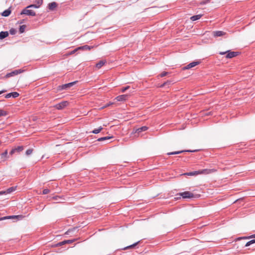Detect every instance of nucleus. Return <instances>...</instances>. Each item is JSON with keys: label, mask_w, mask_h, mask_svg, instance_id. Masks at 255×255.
I'll return each instance as SVG.
<instances>
[{"label": "nucleus", "mask_w": 255, "mask_h": 255, "mask_svg": "<svg viewBox=\"0 0 255 255\" xmlns=\"http://www.w3.org/2000/svg\"><path fill=\"white\" fill-rule=\"evenodd\" d=\"M10 13H11V10L9 8H8V9L5 10L4 11H3L1 13V15L3 16L6 17V16H9Z\"/></svg>", "instance_id": "nucleus-17"}, {"label": "nucleus", "mask_w": 255, "mask_h": 255, "mask_svg": "<svg viewBox=\"0 0 255 255\" xmlns=\"http://www.w3.org/2000/svg\"><path fill=\"white\" fill-rule=\"evenodd\" d=\"M8 36V31H1L0 32V39H3Z\"/></svg>", "instance_id": "nucleus-16"}, {"label": "nucleus", "mask_w": 255, "mask_h": 255, "mask_svg": "<svg viewBox=\"0 0 255 255\" xmlns=\"http://www.w3.org/2000/svg\"><path fill=\"white\" fill-rule=\"evenodd\" d=\"M211 170L206 169H203L201 170H199L197 171L187 173H186V174H187L188 175H197L198 174H209V173H211Z\"/></svg>", "instance_id": "nucleus-4"}, {"label": "nucleus", "mask_w": 255, "mask_h": 255, "mask_svg": "<svg viewBox=\"0 0 255 255\" xmlns=\"http://www.w3.org/2000/svg\"><path fill=\"white\" fill-rule=\"evenodd\" d=\"M128 98V95L126 94V95H120V96H117L116 98V99L118 101L124 102V101H126V100H127Z\"/></svg>", "instance_id": "nucleus-8"}, {"label": "nucleus", "mask_w": 255, "mask_h": 255, "mask_svg": "<svg viewBox=\"0 0 255 255\" xmlns=\"http://www.w3.org/2000/svg\"><path fill=\"white\" fill-rule=\"evenodd\" d=\"M195 151V150H194V151ZM184 152H193V151L190 150H181V151H174V152H168V153H167V154L168 155H174V154H180V153H181Z\"/></svg>", "instance_id": "nucleus-14"}, {"label": "nucleus", "mask_w": 255, "mask_h": 255, "mask_svg": "<svg viewBox=\"0 0 255 255\" xmlns=\"http://www.w3.org/2000/svg\"><path fill=\"white\" fill-rule=\"evenodd\" d=\"M73 242V241L72 240H66V241H63V242H60L58 245L59 246H62L65 244H69V243H71Z\"/></svg>", "instance_id": "nucleus-24"}, {"label": "nucleus", "mask_w": 255, "mask_h": 255, "mask_svg": "<svg viewBox=\"0 0 255 255\" xmlns=\"http://www.w3.org/2000/svg\"><path fill=\"white\" fill-rule=\"evenodd\" d=\"M35 2H37L38 5L36 4H30L28 6H27L26 8L23 9L21 13L20 14H25L27 15H30V16H35L36 15L35 12L31 9H27V8H39L40 5L43 3V0H36Z\"/></svg>", "instance_id": "nucleus-1"}, {"label": "nucleus", "mask_w": 255, "mask_h": 255, "mask_svg": "<svg viewBox=\"0 0 255 255\" xmlns=\"http://www.w3.org/2000/svg\"><path fill=\"white\" fill-rule=\"evenodd\" d=\"M200 63V61H194V62H192L189 63V64H188L187 65L183 67L182 68V69L184 70H187V69H191V68H192L193 67H194L196 65H199Z\"/></svg>", "instance_id": "nucleus-7"}, {"label": "nucleus", "mask_w": 255, "mask_h": 255, "mask_svg": "<svg viewBox=\"0 0 255 255\" xmlns=\"http://www.w3.org/2000/svg\"><path fill=\"white\" fill-rule=\"evenodd\" d=\"M106 63V60H100L98 62L96 65V68L97 69H99L101 68L105 63Z\"/></svg>", "instance_id": "nucleus-15"}, {"label": "nucleus", "mask_w": 255, "mask_h": 255, "mask_svg": "<svg viewBox=\"0 0 255 255\" xmlns=\"http://www.w3.org/2000/svg\"><path fill=\"white\" fill-rule=\"evenodd\" d=\"M1 158H3V161L7 158V150H6L4 152L1 154Z\"/></svg>", "instance_id": "nucleus-23"}, {"label": "nucleus", "mask_w": 255, "mask_h": 255, "mask_svg": "<svg viewBox=\"0 0 255 255\" xmlns=\"http://www.w3.org/2000/svg\"><path fill=\"white\" fill-rule=\"evenodd\" d=\"M139 242H136V243H134V244H132L131 245H130L129 246H128L127 247L124 248L123 249L124 250H127V249H130V248H133V247H135L136 245H137L138 244Z\"/></svg>", "instance_id": "nucleus-30"}, {"label": "nucleus", "mask_w": 255, "mask_h": 255, "mask_svg": "<svg viewBox=\"0 0 255 255\" xmlns=\"http://www.w3.org/2000/svg\"><path fill=\"white\" fill-rule=\"evenodd\" d=\"M79 50H80V49H78V48L75 49L74 50H73V51H72L71 52H70L69 53V55L73 54L75 53L77 51H78Z\"/></svg>", "instance_id": "nucleus-34"}, {"label": "nucleus", "mask_w": 255, "mask_h": 255, "mask_svg": "<svg viewBox=\"0 0 255 255\" xmlns=\"http://www.w3.org/2000/svg\"><path fill=\"white\" fill-rule=\"evenodd\" d=\"M33 152L32 149H28L26 151L25 154L26 155L28 156L32 154Z\"/></svg>", "instance_id": "nucleus-31"}, {"label": "nucleus", "mask_w": 255, "mask_h": 255, "mask_svg": "<svg viewBox=\"0 0 255 255\" xmlns=\"http://www.w3.org/2000/svg\"><path fill=\"white\" fill-rule=\"evenodd\" d=\"M129 88V86H126V87L125 88H123L121 89V92H126V90H127Z\"/></svg>", "instance_id": "nucleus-36"}, {"label": "nucleus", "mask_w": 255, "mask_h": 255, "mask_svg": "<svg viewBox=\"0 0 255 255\" xmlns=\"http://www.w3.org/2000/svg\"><path fill=\"white\" fill-rule=\"evenodd\" d=\"M177 195H179L180 196H181L183 198L186 199V198H192L194 197V194L189 192V191H185L184 192L180 193ZM177 199L180 198V197L176 198Z\"/></svg>", "instance_id": "nucleus-3"}, {"label": "nucleus", "mask_w": 255, "mask_h": 255, "mask_svg": "<svg viewBox=\"0 0 255 255\" xmlns=\"http://www.w3.org/2000/svg\"><path fill=\"white\" fill-rule=\"evenodd\" d=\"M254 243H255V239L251 240V241L247 242L246 245V247H248V246H250L251 245H252V244H253Z\"/></svg>", "instance_id": "nucleus-32"}, {"label": "nucleus", "mask_w": 255, "mask_h": 255, "mask_svg": "<svg viewBox=\"0 0 255 255\" xmlns=\"http://www.w3.org/2000/svg\"><path fill=\"white\" fill-rule=\"evenodd\" d=\"M148 128L147 127L144 126L141 128H138L136 129L135 132L139 133L143 131H145Z\"/></svg>", "instance_id": "nucleus-19"}, {"label": "nucleus", "mask_w": 255, "mask_h": 255, "mask_svg": "<svg viewBox=\"0 0 255 255\" xmlns=\"http://www.w3.org/2000/svg\"><path fill=\"white\" fill-rule=\"evenodd\" d=\"M220 55H224L225 54H227L226 55V58H232L235 57L239 55L240 53L239 52H234V51H231L230 50H228L225 52H220L219 53Z\"/></svg>", "instance_id": "nucleus-2"}, {"label": "nucleus", "mask_w": 255, "mask_h": 255, "mask_svg": "<svg viewBox=\"0 0 255 255\" xmlns=\"http://www.w3.org/2000/svg\"><path fill=\"white\" fill-rule=\"evenodd\" d=\"M226 34V32L222 31H215L213 32V35L214 37L223 36Z\"/></svg>", "instance_id": "nucleus-11"}, {"label": "nucleus", "mask_w": 255, "mask_h": 255, "mask_svg": "<svg viewBox=\"0 0 255 255\" xmlns=\"http://www.w3.org/2000/svg\"><path fill=\"white\" fill-rule=\"evenodd\" d=\"M202 16V15L201 14H198V15H193L192 16L190 19L192 20V21H195V20H197L199 19H200L201 16Z\"/></svg>", "instance_id": "nucleus-21"}, {"label": "nucleus", "mask_w": 255, "mask_h": 255, "mask_svg": "<svg viewBox=\"0 0 255 255\" xmlns=\"http://www.w3.org/2000/svg\"><path fill=\"white\" fill-rule=\"evenodd\" d=\"M6 91V90H3L2 91H0V95L2 94V93H4V92H5Z\"/></svg>", "instance_id": "nucleus-40"}, {"label": "nucleus", "mask_w": 255, "mask_h": 255, "mask_svg": "<svg viewBox=\"0 0 255 255\" xmlns=\"http://www.w3.org/2000/svg\"><path fill=\"white\" fill-rule=\"evenodd\" d=\"M9 33H10V34H11L12 35L15 34V29H14L13 28L10 29L9 30Z\"/></svg>", "instance_id": "nucleus-37"}, {"label": "nucleus", "mask_w": 255, "mask_h": 255, "mask_svg": "<svg viewBox=\"0 0 255 255\" xmlns=\"http://www.w3.org/2000/svg\"><path fill=\"white\" fill-rule=\"evenodd\" d=\"M49 192H50V191L48 189H45L42 191L43 194H47L49 193Z\"/></svg>", "instance_id": "nucleus-35"}, {"label": "nucleus", "mask_w": 255, "mask_h": 255, "mask_svg": "<svg viewBox=\"0 0 255 255\" xmlns=\"http://www.w3.org/2000/svg\"><path fill=\"white\" fill-rule=\"evenodd\" d=\"M102 129H103V128L100 127L98 128L95 129L94 130H93L92 131V132L95 134H97V133H99L102 130Z\"/></svg>", "instance_id": "nucleus-27"}, {"label": "nucleus", "mask_w": 255, "mask_h": 255, "mask_svg": "<svg viewBox=\"0 0 255 255\" xmlns=\"http://www.w3.org/2000/svg\"><path fill=\"white\" fill-rule=\"evenodd\" d=\"M167 84V82H164L163 84L160 85V86H158L159 87H163V86L165 85L166 84Z\"/></svg>", "instance_id": "nucleus-41"}, {"label": "nucleus", "mask_w": 255, "mask_h": 255, "mask_svg": "<svg viewBox=\"0 0 255 255\" xmlns=\"http://www.w3.org/2000/svg\"><path fill=\"white\" fill-rule=\"evenodd\" d=\"M111 138H112V137H111V136H105V137H101V138H98V141H104V140H106L108 139H110Z\"/></svg>", "instance_id": "nucleus-25"}, {"label": "nucleus", "mask_w": 255, "mask_h": 255, "mask_svg": "<svg viewBox=\"0 0 255 255\" xmlns=\"http://www.w3.org/2000/svg\"><path fill=\"white\" fill-rule=\"evenodd\" d=\"M170 74H171L170 73H168V72L164 71V72H162L160 74L158 75L157 76V77H158V78H159L160 77L162 78L165 76L169 75Z\"/></svg>", "instance_id": "nucleus-22"}, {"label": "nucleus", "mask_w": 255, "mask_h": 255, "mask_svg": "<svg viewBox=\"0 0 255 255\" xmlns=\"http://www.w3.org/2000/svg\"><path fill=\"white\" fill-rule=\"evenodd\" d=\"M6 194L5 191H0V195Z\"/></svg>", "instance_id": "nucleus-39"}, {"label": "nucleus", "mask_w": 255, "mask_h": 255, "mask_svg": "<svg viewBox=\"0 0 255 255\" xmlns=\"http://www.w3.org/2000/svg\"><path fill=\"white\" fill-rule=\"evenodd\" d=\"M94 46H89L87 45H85L82 46L78 47V49L82 50H90L91 49L93 48Z\"/></svg>", "instance_id": "nucleus-13"}, {"label": "nucleus", "mask_w": 255, "mask_h": 255, "mask_svg": "<svg viewBox=\"0 0 255 255\" xmlns=\"http://www.w3.org/2000/svg\"><path fill=\"white\" fill-rule=\"evenodd\" d=\"M58 6L57 3L56 2H52L49 3L48 5V7L50 10H54V9Z\"/></svg>", "instance_id": "nucleus-12"}, {"label": "nucleus", "mask_w": 255, "mask_h": 255, "mask_svg": "<svg viewBox=\"0 0 255 255\" xmlns=\"http://www.w3.org/2000/svg\"><path fill=\"white\" fill-rule=\"evenodd\" d=\"M15 152V150H14V148H13L10 152V154L11 155H12L13 154H14Z\"/></svg>", "instance_id": "nucleus-38"}, {"label": "nucleus", "mask_w": 255, "mask_h": 255, "mask_svg": "<svg viewBox=\"0 0 255 255\" xmlns=\"http://www.w3.org/2000/svg\"><path fill=\"white\" fill-rule=\"evenodd\" d=\"M23 71L24 70L21 69L15 70L5 75L3 77H2V78H8L11 76L18 75V74H20L23 72Z\"/></svg>", "instance_id": "nucleus-5"}, {"label": "nucleus", "mask_w": 255, "mask_h": 255, "mask_svg": "<svg viewBox=\"0 0 255 255\" xmlns=\"http://www.w3.org/2000/svg\"><path fill=\"white\" fill-rule=\"evenodd\" d=\"M211 0H203L200 2V4L203 5L209 3Z\"/></svg>", "instance_id": "nucleus-33"}, {"label": "nucleus", "mask_w": 255, "mask_h": 255, "mask_svg": "<svg viewBox=\"0 0 255 255\" xmlns=\"http://www.w3.org/2000/svg\"><path fill=\"white\" fill-rule=\"evenodd\" d=\"M16 187H11L8 188L6 190H5L6 194H10L16 190Z\"/></svg>", "instance_id": "nucleus-20"}, {"label": "nucleus", "mask_w": 255, "mask_h": 255, "mask_svg": "<svg viewBox=\"0 0 255 255\" xmlns=\"http://www.w3.org/2000/svg\"><path fill=\"white\" fill-rule=\"evenodd\" d=\"M21 216H6V217H4L3 218H1L0 219V220H5V219H15V218H21Z\"/></svg>", "instance_id": "nucleus-18"}, {"label": "nucleus", "mask_w": 255, "mask_h": 255, "mask_svg": "<svg viewBox=\"0 0 255 255\" xmlns=\"http://www.w3.org/2000/svg\"><path fill=\"white\" fill-rule=\"evenodd\" d=\"M26 26L25 25H22L20 26L19 31L20 33H23L25 31Z\"/></svg>", "instance_id": "nucleus-29"}, {"label": "nucleus", "mask_w": 255, "mask_h": 255, "mask_svg": "<svg viewBox=\"0 0 255 255\" xmlns=\"http://www.w3.org/2000/svg\"><path fill=\"white\" fill-rule=\"evenodd\" d=\"M23 146H17V147L14 148V150H15V152H19L21 151L22 150H23Z\"/></svg>", "instance_id": "nucleus-26"}, {"label": "nucleus", "mask_w": 255, "mask_h": 255, "mask_svg": "<svg viewBox=\"0 0 255 255\" xmlns=\"http://www.w3.org/2000/svg\"><path fill=\"white\" fill-rule=\"evenodd\" d=\"M69 104V102L67 101H62V102L56 105L55 107L58 110H61L67 107Z\"/></svg>", "instance_id": "nucleus-6"}, {"label": "nucleus", "mask_w": 255, "mask_h": 255, "mask_svg": "<svg viewBox=\"0 0 255 255\" xmlns=\"http://www.w3.org/2000/svg\"><path fill=\"white\" fill-rule=\"evenodd\" d=\"M77 81H75L70 83L62 85V86H60L59 87H60L61 88V89H66L69 88L71 86H73L76 83Z\"/></svg>", "instance_id": "nucleus-10"}, {"label": "nucleus", "mask_w": 255, "mask_h": 255, "mask_svg": "<svg viewBox=\"0 0 255 255\" xmlns=\"http://www.w3.org/2000/svg\"><path fill=\"white\" fill-rule=\"evenodd\" d=\"M19 95V93H18L17 92H12V93H10L6 94L5 95V98H7V99L10 98L11 97L15 98H17V97H18Z\"/></svg>", "instance_id": "nucleus-9"}, {"label": "nucleus", "mask_w": 255, "mask_h": 255, "mask_svg": "<svg viewBox=\"0 0 255 255\" xmlns=\"http://www.w3.org/2000/svg\"><path fill=\"white\" fill-rule=\"evenodd\" d=\"M7 115V112L3 110L0 109V117L5 116Z\"/></svg>", "instance_id": "nucleus-28"}, {"label": "nucleus", "mask_w": 255, "mask_h": 255, "mask_svg": "<svg viewBox=\"0 0 255 255\" xmlns=\"http://www.w3.org/2000/svg\"><path fill=\"white\" fill-rule=\"evenodd\" d=\"M35 4L38 5L36 2V3H35Z\"/></svg>", "instance_id": "nucleus-43"}, {"label": "nucleus", "mask_w": 255, "mask_h": 255, "mask_svg": "<svg viewBox=\"0 0 255 255\" xmlns=\"http://www.w3.org/2000/svg\"><path fill=\"white\" fill-rule=\"evenodd\" d=\"M252 237H254V238H255V235H253Z\"/></svg>", "instance_id": "nucleus-42"}]
</instances>
